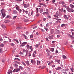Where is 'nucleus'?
<instances>
[{"label": "nucleus", "instance_id": "f257e3e1", "mask_svg": "<svg viewBox=\"0 0 74 74\" xmlns=\"http://www.w3.org/2000/svg\"><path fill=\"white\" fill-rule=\"evenodd\" d=\"M2 15L3 16V18H4V17L5 16V11H4V10L2 9L1 11Z\"/></svg>", "mask_w": 74, "mask_h": 74}, {"label": "nucleus", "instance_id": "f03ea898", "mask_svg": "<svg viewBox=\"0 0 74 74\" xmlns=\"http://www.w3.org/2000/svg\"><path fill=\"white\" fill-rule=\"evenodd\" d=\"M32 47V46H31L30 47L29 45H27V49H29V48H30V49L31 50V51H33V48Z\"/></svg>", "mask_w": 74, "mask_h": 74}, {"label": "nucleus", "instance_id": "7ed1b4c3", "mask_svg": "<svg viewBox=\"0 0 74 74\" xmlns=\"http://www.w3.org/2000/svg\"><path fill=\"white\" fill-rule=\"evenodd\" d=\"M27 44V42H24L22 43L21 45H20L21 47H24L25 45V44Z\"/></svg>", "mask_w": 74, "mask_h": 74}, {"label": "nucleus", "instance_id": "20e7f679", "mask_svg": "<svg viewBox=\"0 0 74 74\" xmlns=\"http://www.w3.org/2000/svg\"><path fill=\"white\" fill-rule=\"evenodd\" d=\"M21 70H20V69H15L13 71V73H14V72H18V71H19Z\"/></svg>", "mask_w": 74, "mask_h": 74}, {"label": "nucleus", "instance_id": "39448f33", "mask_svg": "<svg viewBox=\"0 0 74 74\" xmlns=\"http://www.w3.org/2000/svg\"><path fill=\"white\" fill-rule=\"evenodd\" d=\"M68 36H69V37H70V38H71V39H74V36H72V35H71L70 34H68Z\"/></svg>", "mask_w": 74, "mask_h": 74}, {"label": "nucleus", "instance_id": "423d86ee", "mask_svg": "<svg viewBox=\"0 0 74 74\" xmlns=\"http://www.w3.org/2000/svg\"><path fill=\"white\" fill-rule=\"evenodd\" d=\"M56 70H62V68L60 67H58L56 68Z\"/></svg>", "mask_w": 74, "mask_h": 74}, {"label": "nucleus", "instance_id": "0eeeda50", "mask_svg": "<svg viewBox=\"0 0 74 74\" xmlns=\"http://www.w3.org/2000/svg\"><path fill=\"white\" fill-rule=\"evenodd\" d=\"M59 4H62V5H63V4H64L65 3L64 1H61L59 2Z\"/></svg>", "mask_w": 74, "mask_h": 74}, {"label": "nucleus", "instance_id": "6e6552de", "mask_svg": "<svg viewBox=\"0 0 74 74\" xmlns=\"http://www.w3.org/2000/svg\"><path fill=\"white\" fill-rule=\"evenodd\" d=\"M31 63H32V64H36V61H35V60H31Z\"/></svg>", "mask_w": 74, "mask_h": 74}, {"label": "nucleus", "instance_id": "1a4fd4ad", "mask_svg": "<svg viewBox=\"0 0 74 74\" xmlns=\"http://www.w3.org/2000/svg\"><path fill=\"white\" fill-rule=\"evenodd\" d=\"M1 26L4 29H5L6 28V26H5L3 24H2L1 25Z\"/></svg>", "mask_w": 74, "mask_h": 74}, {"label": "nucleus", "instance_id": "9d476101", "mask_svg": "<svg viewBox=\"0 0 74 74\" xmlns=\"http://www.w3.org/2000/svg\"><path fill=\"white\" fill-rule=\"evenodd\" d=\"M10 73L11 74L12 73V71H11V70L10 69H9L8 70V74H10Z\"/></svg>", "mask_w": 74, "mask_h": 74}, {"label": "nucleus", "instance_id": "9b49d317", "mask_svg": "<svg viewBox=\"0 0 74 74\" xmlns=\"http://www.w3.org/2000/svg\"><path fill=\"white\" fill-rule=\"evenodd\" d=\"M24 6L25 8H27L28 7H29V5L27 4V5H24Z\"/></svg>", "mask_w": 74, "mask_h": 74}, {"label": "nucleus", "instance_id": "f8f14e48", "mask_svg": "<svg viewBox=\"0 0 74 74\" xmlns=\"http://www.w3.org/2000/svg\"><path fill=\"white\" fill-rule=\"evenodd\" d=\"M13 13L14 14H17L18 13V12L16 11V10H13Z\"/></svg>", "mask_w": 74, "mask_h": 74}, {"label": "nucleus", "instance_id": "ddd939ff", "mask_svg": "<svg viewBox=\"0 0 74 74\" xmlns=\"http://www.w3.org/2000/svg\"><path fill=\"white\" fill-rule=\"evenodd\" d=\"M23 36L24 37H25V39H27V37L25 35L23 34Z\"/></svg>", "mask_w": 74, "mask_h": 74}, {"label": "nucleus", "instance_id": "4468645a", "mask_svg": "<svg viewBox=\"0 0 74 74\" xmlns=\"http://www.w3.org/2000/svg\"><path fill=\"white\" fill-rule=\"evenodd\" d=\"M23 27H18L16 28V29H18V30L19 29H22Z\"/></svg>", "mask_w": 74, "mask_h": 74}, {"label": "nucleus", "instance_id": "2eb2a0df", "mask_svg": "<svg viewBox=\"0 0 74 74\" xmlns=\"http://www.w3.org/2000/svg\"><path fill=\"white\" fill-rule=\"evenodd\" d=\"M70 6L71 7V8H74V5L72 4H70Z\"/></svg>", "mask_w": 74, "mask_h": 74}, {"label": "nucleus", "instance_id": "dca6fc26", "mask_svg": "<svg viewBox=\"0 0 74 74\" xmlns=\"http://www.w3.org/2000/svg\"><path fill=\"white\" fill-rule=\"evenodd\" d=\"M37 65H39V64H40V62L38 60H37Z\"/></svg>", "mask_w": 74, "mask_h": 74}, {"label": "nucleus", "instance_id": "f3484780", "mask_svg": "<svg viewBox=\"0 0 74 74\" xmlns=\"http://www.w3.org/2000/svg\"><path fill=\"white\" fill-rule=\"evenodd\" d=\"M69 12H74V10L72 8H71Z\"/></svg>", "mask_w": 74, "mask_h": 74}, {"label": "nucleus", "instance_id": "a211bd4d", "mask_svg": "<svg viewBox=\"0 0 74 74\" xmlns=\"http://www.w3.org/2000/svg\"><path fill=\"white\" fill-rule=\"evenodd\" d=\"M59 16V15L58 14H56V15H54V16L56 18H58V16Z\"/></svg>", "mask_w": 74, "mask_h": 74}, {"label": "nucleus", "instance_id": "6ab92c4d", "mask_svg": "<svg viewBox=\"0 0 74 74\" xmlns=\"http://www.w3.org/2000/svg\"><path fill=\"white\" fill-rule=\"evenodd\" d=\"M64 18H65V19L66 18V19H69V17L68 16L67 17V15H65L64 16Z\"/></svg>", "mask_w": 74, "mask_h": 74}, {"label": "nucleus", "instance_id": "aec40b11", "mask_svg": "<svg viewBox=\"0 0 74 74\" xmlns=\"http://www.w3.org/2000/svg\"><path fill=\"white\" fill-rule=\"evenodd\" d=\"M40 12L41 13L42 12L44 11V9H40Z\"/></svg>", "mask_w": 74, "mask_h": 74}, {"label": "nucleus", "instance_id": "412c9836", "mask_svg": "<svg viewBox=\"0 0 74 74\" xmlns=\"http://www.w3.org/2000/svg\"><path fill=\"white\" fill-rule=\"evenodd\" d=\"M53 19H56V20H57L58 21V22H60L59 20H60V21H61V19H58V18H53Z\"/></svg>", "mask_w": 74, "mask_h": 74}, {"label": "nucleus", "instance_id": "4be33fe9", "mask_svg": "<svg viewBox=\"0 0 74 74\" xmlns=\"http://www.w3.org/2000/svg\"><path fill=\"white\" fill-rule=\"evenodd\" d=\"M14 66L16 68H18V64H15Z\"/></svg>", "mask_w": 74, "mask_h": 74}, {"label": "nucleus", "instance_id": "5701e85b", "mask_svg": "<svg viewBox=\"0 0 74 74\" xmlns=\"http://www.w3.org/2000/svg\"><path fill=\"white\" fill-rule=\"evenodd\" d=\"M62 57L64 59H67V57L66 56L64 55H63L62 56Z\"/></svg>", "mask_w": 74, "mask_h": 74}, {"label": "nucleus", "instance_id": "b1692460", "mask_svg": "<svg viewBox=\"0 0 74 74\" xmlns=\"http://www.w3.org/2000/svg\"><path fill=\"white\" fill-rule=\"evenodd\" d=\"M25 63H26V64H27L28 66V65H29V63L28 61H27L25 62Z\"/></svg>", "mask_w": 74, "mask_h": 74}, {"label": "nucleus", "instance_id": "393cba45", "mask_svg": "<svg viewBox=\"0 0 74 74\" xmlns=\"http://www.w3.org/2000/svg\"><path fill=\"white\" fill-rule=\"evenodd\" d=\"M14 41H16L17 44H18V43H19V42H18V41L16 40V39H14Z\"/></svg>", "mask_w": 74, "mask_h": 74}, {"label": "nucleus", "instance_id": "a878e982", "mask_svg": "<svg viewBox=\"0 0 74 74\" xmlns=\"http://www.w3.org/2000/svg\"><path fill=\"white\" fill-rule=\"evenodd\" d=\"M40 44H39L36 45L35 46L36 47V48H38V46L40 45Z\"/></svg>", "mask_w": 74, "mask_h": 74}, {"label": "nucleus", "instance_id": "bb28decb", "mask_svg": "<svg viewBox=\"0 0 74 74\" xmlns=\"http://www.w3.org/2000/svg\"><path fill=\"white\" fill-rule=\"evenodd\" d=\"M66 10H67V11H68V12H70V8H69V7L67 8L66 9Z\"/></svg>", "mask_w": 74, "mask_h": 74}, {"label": "nucleus", "instance_id": "cd10ccee", "mask_svg": "<svg viewBox=\"0 0 74 74\" xmlns=\"http://www.w3.org/2000/svg\"><path fill=\"white\" fill-rule=\"evenodd\" d=\"M43 14V15H45V14H48V12H43L42 13Z\"/></svg>", "mask_w": 74, "mask_h": 74}, {"label": "nucleus", "instance_id": "c85d7f7f", "mask_svg": "<svg viewBox=\"0 0 74 74\" xmlns=\"http://www.w3.org/2000/svg\"><path fill=\"white\" fill-rule=\"evenodd\" d=\"M49 39H50V40H51V39H52L53 38L52 36H49Z\"/></svg>", "mask_w": 74, "mask_h": 74}, {"label": "nucleus", "instance_id": "c756f323", "mask_svg": "<svg viewBox=\"0 0 74 74\" xmlns=\"http://www.w3.org/2000/svg\"><path fill=\"white\" fill-rule=\"evenodd\" d=\"M10 45L11 46H14V45H15V44H14V43H12Z\"/></svg>", "mask_w": 74, "mask_h": 74}, {"label": "nucleus", "instance_id": "7c9ffc66", "mask_svg": "<svg viewBox=\"0 0 74 74\" xmlns=\"http://www.w3.org/2000/svg\"><path fill=\"white\" fill-rule=\"evenodd\" d=\"M46 51L47 52V53H49L50 52V51H49V50L48 49H47Z\"/></svg>", "mask_w": 74, "mask_h": 74}, {"label": "nucleus", "instance_id": "2f4dec72", "mask_svg": "<svg viewBox=\"0 0 74 74\" xmlns=\"http://www.w3.org/2000/svg\"><path fill=\"white\" fill-rule=\"evenodd\" d=\"M51 51H52V52H53L54 51V49H53V48H51Z\"/></svg>", "mask_w": 74, "mask_h": 74}, {"label": "nucleus", "instance_id": "473e14b6", "mask_svg": "<svg viewBox=\"0 0 74 74\" xmlns=\"http://www.w3.org/2000/svg\"><path fill=\"white\" fill-rule=\"evenodd\" d=\"M16 17H17V16H14L13 18V19H14V20L15 19H16Z\"/></svg>", "mask_w": 74, "mask_h": 74}, {"label": "nucleus", "instance_id": "72a5a7b5", "mask_svg": "<svg viewBox=\"0 0 74 74\" xmlns=\"http://www.w3.org/2000/svg\"><path fill=\"white\" fill-rule=\"evenodd\" d=\"M4 44H2L0 46L1 47H4Z\"/></svg>", "mask_w": 74, "mask_h": 74}, {"label": "nucleus", "instance_id": "f704fd0d", "mask_svg": "<svg viewBox=\"0 0 74 74\" xmlns=\"http://www.w3.org/2000/svg\"><path fill=\"white\" fill-rule=\"evenodd\" d=\"M19 68L20 69H21V70L23 69V67L21 66H19Z\"/></svg>", "mask_w": 74, "mask_h": 74}, {"label": "nucleus", "instance_id": "c9c22d12", "mask_svg": "<svg viewBox=\"0 0 74 74\" xmlns=\"http://www.w3.org/2000/svg\"><path fill=\"white\" fill-rule=\"evenodd\" d=\"M69 69H65L64 70V71H69Z\"/></svg>", "mask_w": 74, "mask_h": 74}, {"label": "nucleus", "instance_id": "e433bc0d", "mask_svg": "<svg viewBox=\"0 0 74 74\" xmlns=\"http://www.w3.org/2000/svg\"><path fill=\"white\" fill-rule=\"evenodd\" d=\"M18 11L20 12V13L21 12H22V10L20 9H19Z\"/></svg>", "mask_w": 74, "mask_h": 74}, {"label": "nucleus", "instance_id": "4c0bfd02", "mask_svg": "<svg viewBox=\"0 0 74 74\" xmlns=\"http://www.w3.org/2000/svg\"><path fill=\"white\" fill-rule=\"evenodd\" d=\"M49 26V24H48V23H47L46 25V26L47 27H48V26Z\"/></svg>", "mask_w": 74, "mask_h": 74}, {"label": "nucleus", "instance_id": "58836bf2", "mask_svg": "<svg viewBox=\"0 0 74 74\" xmlns=\"http://www.w3.org/2000/svg\"><path fill=\"white\" fill-rule=\"evenodd\" d=\"M0 52L1 53H2V52H3V50L1 48L0 49Z\"/></svg>", "mask_w": 74, "mask_h": 74}, {"label": "nucleus", "instance_id": "ea45409f", "mask_svg": "<svg viewBox=\"0 0 74 74\" xmlns=\"http://www.w3.org/2000/svg\"><path fill=\"white\" fill-rule=\"evenodd\" d=\"M65 26V24H62L61 25V26L62 27H63V26Z\"/></svg>", "mask_w": 74, "mask_h": 74}, {"label": "nucleus", "instance_id": "a19ab883", "mask_svg": "<svg viewBox=\"0 0 74 74\" xmlns=\"http://www.w3.org/2000/svg\"><path fill=\"white\" fill-rule=\"evenodd\" d=\"M36 12H38V8H37L36 9Z\"/></svg>", "mask_w": 74, "mask_h": 74}, {"label": "nucleus", "instance_id": "79ce46f5", "mask_svg": "<svg viewBox=\"0 0 74 74\" xmlns=\"http://www.w3.org/2000/svg\"><path fill=\"white\" fill-rule=\"evenodd\" d=\"M7 18H11V16H7Z\"/></svg>", "mask_w": 74, "mask_h": 74}, {"label": "nucleus", "instance_id": "37998d69", "mask_svg": "<svg viewBox=\"0 0 74 74\" xmlns=\"http://www.w3.org/2000/svg\"><path fill=\"white\" fill-rule=\"evenodd\" d=\"M15 63H16L17 64H20V62H18L17 61L15 62Z\"/></svg>", "mask_w": 74, "mask_h": 74}, {"label": "nucleus", "instance_id": "c03bdc74", "mask_svg": "<svg viewBox=\"0 0 74 74\" xmlns=\"http://www.w3.org/2000/svg\"><path fill=\"white\" fill-rule=\"evenodd\" d=\"M19 9V7L18 6L16 7V9L17 10H18Z\"/></svg>", "mask_w": 74, "mask_h": 74}, {"label": "nucleus", "instance_id": "a18cd8bd", "mask_svg": "<svg viewBox=\"0 0 74 74\" xmlns=\"http://www.w3.org/2000/svg\"><path fill=\"white\" fill-rule=\"evenodd\" d=\"M72 72H73V71H74V69L73 68H72V69L70 68Z\"/></svg>", "mask_w": 74, "mask_h": 74}, {"label": "nucleus", "instance_id": "49530a36", "mask_svg": "<svg viewBox=\"0 0 74 74\" xmlns=\"http://www.w3.org/2000/svg\"><path fill=\"white\" fill-rule=\"evenodd\" d=\"M22 64H23V65H24V66H26V64H25V63L24 62H22Z\"/></svg>", "mask_w": 74, "mask_h": 74}, {"label": "nucleus", "instance_id": "de8ad7c7", "mask_svg": "<svg viewBox=\"0 0 74 74\" xmlns=\"http://www.w3.org/2000/svg\"><path fill=\"white\" fill-rule=\"evenodd\" d=\"M36 16H37V17H38V16H40V14H36Z\"/></svg>", "mask_w": 74, "mask_h": 74}, {"label": "nucleus", "instance_id": "09e8293b", "mask_svg": "<svg viewBox=\"0 0 74 74\" xmlns=\"http://www.w3.org/2000/svg\"><path fill=\"white\" fill-rule=\"evenodd\" d=\"M60 60H58L57 62H58V63H59V64H60Z\"/></svg>", "mask_w": 74, "mask_h": 74}, {"label": "nucleus", "instance_id": "8fccbe9b", "mask_svg": "<svg viewBox=\"0 0 74 74\" xmlns=\"http://www.w3.org/2000/svg\"><path fill=\"white\" fill-rule=\"evenodd\" d=\"M33 57H34V58H35V57H36V55H35V54H34V53L33 54Z\"/></svg>", "mask_w": 74, "mask_h": 74}, {"label": "nucleus", "instance_id": "3c124183", "mask_svg": "<svg viewBox=\"0 0 74 74\" xmlns=\"http://www.w3.org/2000/svg\"><path fill=\"white\" fill-rule=\"evenodd\" d=\"M48 17L50 19V18H51V16H50L49 15H48Z\"/></svg>", "mask_w": 74, "mask_h": 74}, {"label": "nucleus", "instance_id": "603ef678", "mask_svg": "<svg viewBox=\"0 0 74 74\" xmlns=\"http://www.w3.org/2000/svg\"><path fill=\"white\" fill-rule=\"evenodd\" d=\"M8 40H9V42H11V39H10L9 38H8Z\"/></svg>", "mask_w": 74, "mask_h": 74}, {"label": "nucleus", "instance_id": "864d4df0", "mask_svg": "<svg viewBox=\"0 0 74 74\" xmlns=\"http://www.w3.org/2000/svg\"><path fill=\"white\" fill-rule=\"evenodd\" d=\"M7 42V41H4L3 42V44H6Z\"/></svg>", "mask_w": 74, "mask_h": 74}, {"label": "nucleus", "instance_id": "5fc2aeb1", "mask_svg": "<svg viewBox=\"0 0 74 74\" xmlns=\"http://www.w3.org/2000/svg\"><path fill=\"white\" fill-rule=\"evenodd\" d=\"M63 6V7H65V8H67V6L66 5V4L64 5Z\"/></svg>", "mask_w": 74, "mask_h": 74}, {"label": "nucleus", "instance_id": "6e6d98bb", "mask_svg": "<svg viewBox=\"0 0 74 74\" xmlns=\"http://www.w3.org/2000/svg\"><path fill=\"white\" fill-rule=\"evenodd\" d=\"M1 4L2 5H5V3H1Z\"/></svg>", "mask_w": 74, "mask_h": 74}, {"label": "nucleus", "instance_id": "4d7b16f0", "mask_svg": "<svg viewBox=\"0 0 74 74\" xmlns=\"http://www.w3.org/2000/svg\"><path fill=\"white\" fill-rule=\"evenodd\" d=\"M33 36L32 35H31L30 36V38H33Z\"/></svg>", "mask_w": 74, "mask_h": 74}, {"label": "nucleus", "instance_id": "13d9d810", "mask_svg": "<svg viewBox=\"0 0 74 74\" xmlns=\"http://www.w3.org/2000/svg\"><path fill=\"white\" fill-rule=\"evenodd\" d=\"M43 21H46V18H43Z\"/></svg>", "mask_w": 74, "mask_h": 74}, {"label": "nucleus", "instance_id": "bf43d9fd", "mask_svg": "<svg viewBox=\"0 0 74 74\" xmlns=\"http://www.w3.org/2000/svg\"><path fill=\"white\" fill-rule=\"evenodd\" d=\"M3 39L2 38L0 39V41H3Z\"/></svg>", "mask_w": 74, "mask_h": 74}, {"label": "nucleus", "instance_id": "052dcab7", "mask_svg": "<svg viewBox=\"0 0 74 74\" xmlns=\"http://www.w3.org/2000/svg\"><path fill=\"white\" fill-rule=\"evenodd\" d=\"M57 37H58V38H59V37H60V36L59 35H58L57 36Z\"/></svg>", "mask_w": 74, "mask_h": 74}, {"label": "nucleus", "instance_id": "680f3d73", "mask_svg": "<svg viewBox=\"0 0 74 74\" xmlns=\"http://www.w3.org/2000/svg\"><path fill=\"white\" fill-rule=\"evenodd\" d=\"M10 22V20H7V23Z\"/></svg>", "mask_w": 74, "mask_h": 74}, {"label": "nucleus", "instance_id": "e2e57ef3", "mask_svg": "<svg viewBox=\"0 0 74 74\" xmlns=\"http://www.w3.org/2000/svg\"><path fill=\"white\" fill-rule=\"evenodd\" d=\"M46 67V66H44L41 69H45V68Z\"/></svg>", "mask_w": 74, "mask_h": 74}, {"label": "nucleus", "instance_id": "0e129e2a", "mask_svg": "<svg viewBox=\"0 0 74 74\" xmlns=\"http://www.w3.org/2000/svg\"><path fill=\"white\" fill-rule=\"evenodd\" d=\"M36 28H37V26H35V27H34L33 29H36Z\"/></svg>", "mask_w": 74, "mask_h": 74}, {"label": "nucleus", "instance_id": "69168bd1", "mask_svg": "<svg viewBox=\"0 0 74 74\" xmlns=\"http://www.w3.org/2000/svg\"><path fill=\"white\" fill-rule=\"evenodd\" d=\"M55 0H53L52 3H55Z\"/></svg>", "mask_w": 74, "mask_h": 74}, {"label": "nucleus", "instance_id": "338daca9", "mask_svg": "<svg viewBox=\"0 0 74 74\" xmlns=\"http://www.w3.org/2000/svg\"><path fill=\"white\" fill-rule=\"evenodd\" d=\"M41 30L42 32H43V33H44V31L43 29H41Z\"/></svg>", "mask_w": 74, "mask_h": 74}, {"label": "nucleus", "instance_id": "774afa93", "mask_svg": "<svg viewBox=\"0 0 74 74\" xmlns=\"http://www.w3.org/2000/svg\"><path fill=\"white\" fill-rule=\"evenodd\" d=\"M63 73H64V74H67V73L66 72H63Z\"/></svg>", "mask_w": 74, "mask_h": 74}]
</instances>
